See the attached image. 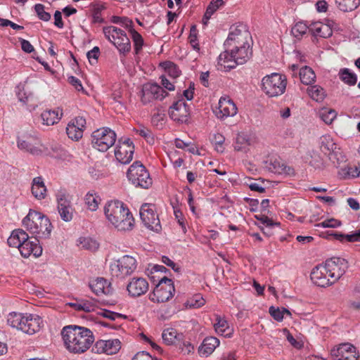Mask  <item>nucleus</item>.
Here are the masks:
<instances>
[{"instance_id": "obj_20", "label": "nucleus", "mask_w": 360, "mask_h": 360, "mask_svg": "<svg viewBox=\"0 0 360 360\" xmlns=\"http://www.w3.org/2000/svg\"><path fill=\"white\" fill-rule=\"evenodd\" d=\"M147 280L142 277H133L127 285V290L129 296L138 297L144 295L148 290Z\"/></svg>"}, {"instance_id": "obj_49", "label": "nucleus", "mask_w": 360, "mask_h": 360, "mask_svg": "<svg viewBox=\"0 0 360 360\" xmlns=\"http://www.w3.org/2000/svg\"><path fill=\"white\" fill-rule=\"evenodd\" d=\"M319 117L327 124H330L335 120L337 113L334 110L323 108L319 112Z\"/></svg>"}, {"instance_id": "obj_48", "label": "nucleus", "mask_w": 360, "mask_h": 360, "mask_svg": "<svg viewBox=\"0 0 360 360\" xmlns=\"http://www.w3.org/2000/svg\"><path fill=\"white\" fill-rule=\"evenodd\" d=\"M354 346L350 343H343L338 346V348L331 350V356L335 359L344 356V354L349 351L353 350Z\"/></svg>"}, {"instance_id": "obj_47", "label": "nucleus", "mask_w": 360, "mask_h": 360, "mask_svg": "<svg viewBox=\"0 0 360 360\" xmlns=\"http://www.w3.org/2000/svg\"><path fill=\"white\" fill-rule=\"evenodd\" d=\"M131 39L134 43V52L136 55L139 54L144 44L142 36L134 29H131Z\"/></svg>"}, {"instance_id": "obj_64", "label": "nucleus", "mask_w": 360, "mask_h": 360, "mask_svg": "<svg viewBox=\"0 0 360 360\" xmlns=\"http://www.w3.org/2000/svg\"><path fill=\"white\" fill-rule=\"evenodd\" d=\"M358 353L356 352V347L353 350L349 351L344 354V356L335 359V360H358Z\"/></svg>"}, {"instance_id": "obj_37", "label": "nucleus", "mask_w": 360, "mask_h": 360, "mask_svg": "<svg viewBox=\"0 0 360 360\" xmlns=\"http://www.w3.org/2000/svg\"><path fill=\"white\" fill-rule=\"evenodd\" d=\"M338 76L340 79L349 86H354L357 82V75L349 68H341L339 70Z\"/></svg>"}, {"instance_id": "obj_32", "label": "nucleus", "mask_w": 360, "mask_h": 360, "mask_svg": "<svg viewBox=\"0 0 360 360\" xmlns=\"http://www.w3.org/2000/svg\"><path fill=\"white\" fill-rule=\"evenodd\" d=\"M27 238L28 235L25 231L22 229H15L12 231L11 236L7 240V243L10 247L17 248L19 249Z\"/></svg>"}, {"instance_id": "obj_18", "label": "nucleus", "mask_w": 360, "mask_h": 360, "mask_svg": "<svg viewBox=\"0 0 360 360\" xmlns=\"http://www.w3.org/2000/svg\"><path fill=\"white\" fill-rule=\"evenodd\" d=\"M311 280L312 282L320 287L326 288L333 284L331 281V277L324 264H319L314 267L311 273Z\"/></svg>"}, {"instance_id": "obj_21", "label": "nucleus", "mask_w": 360, "mask_h": 360, "mask_svg": "<svg viewBox=\"0 0 360 360\" xmlns=\"http://www.w3.org/2000/svg\"><path fill=\"white\" fill-rule=\"evenodd\" d=\"M86 127V120L78 116L72 120L66 127V132L70 139L77 141L83 136V131Z\"/></svg>"}, {"instance_id": "obj_63", "label": "nucleus", "mask_w": 360, "mask_h": 360, "mask_svg": "<svg viewBox=\"0 0 360 360\" xmlns=\"http://www.w3.org/2000/svg\"><path fill=\"white\" fill-rule=\"evenodd\" d=\"M99 53L100 51L98 46H94L91 50L87 52L86 56L91 64L96 63L99 56Z\"/></svg>"}, {"instance_id": "obj_36", "label": "nucleus", "mask_w": 360, "mask_h": 360, "mask_svg": "<svg viewBox=\"0 0 360 360\" xmlns=\"http://www.w3.org/2000/svg\"><path fill=\"white\" fill-rule=\"evenodd\" d=\"M38 231L35 237L39 238H48L51 232V224L48 217L44 215L41 221L39 223Z\"/></svg>"}, {"instance_id": "obj_2", "label": "nucleus", "mask_w": 360, "mask_h": 360, "mask_svg": "<svg viewBox=\"0 0 360 360\" xmlns=\"http://www.w3.org/2000/svg\"><path fill=\"white\" fill-rule=\"evenodd\" d=\"M104 214L107 220L118 231H129L134 226V217L121 201H108L104 206Z\"/></svg>"}, {"instance_id": "obj_41", "label": "nucleus", "mask_w": 360, "mask_h": 360, "mask_svg": "<svg viewBox=\"0 0 360 360\" xmlns=\"http://www.w3.org/2000/svg\"><path fill=\"white\" fill-rule=\"evenodd\" d=\"M339 176L342 179H349L360 176V169L356 166L347 165L338 171Z\"/></svg>"}, {"instance_id": "obj_40", "label": "nucleus", "mask_w": 360, "mask_h": 360, "mask_svg": "<svg viewBox=\"0 0 360 360\" xmlns=\"http://www.w3.org/2000/svg\"><path fill=\"white\" fill-rule=\"evenodd\" d=\"M85 204L91 211H96L101 202L100 196L94 191H89L85 195Z\"/></svg>"}, {"instance_id": "obj_9", "label": "nucleus", "mask_w": 360, "mask_h": 360, "mask_svg": "<svg viewBox=\"0 0 360 360\" xmlns=\"http://www.w3.org/2000/svg\"><path fill=\"white\" fill-rule=\"evenodd\" d=\"M251 39L250 32L244 27H231V32L224 41L225 51H233L236 49L250 46L249 40Z\"/></svg>"}, {"instance_id": "obj_13", "label": "nucleus", "mask_w": 360, "mask_h": 360, "mask_svg": "<svg viewBox=\"0 0 360 360\" xmlns=\"http://www.w3.org/2000/svg\"><path fill=\"white\" fill-rule=\"evenodd\" d=\"M324 264L331 277V281L335 283L347 271L348 263L341 257H332L327 259Z\"/></svg>"}, {"instance_id": "obj_31", "label": "nucleus", "mask_w": 360, "mask_h": 360, "mask_svg": "<svg viewBox=\"0 0 360 360\" xmlns=\"http://www.w3.org/2000/svg\"><path fill=\"white\" fill-rule=\"evenodd\" d=\"M214 327L217 333L224 337H231L233 333V329L229 326L228 321L224 317L216 315Z\"/></svg>"}, {"instance_id": "obj_28", "label": "nucleus", "mask_w": 360, "mask_h": 360, "mask_svg": "<svg viewBox=\"0 0 360 360\" xmlns=\"http://www.w3.org/2000/svg\"><path fill=\"white\" fill-rule=\"evenodd\" d=\"M162 338L166 345H173L179 344L184 340V335L173 328H167L162 331Z\"/></svg>"}, {"instance_id": "obj_24", "label": "nucleus", "mask_w": 360, "mask_h": 360, "mask_svg": "<svg viewBox=\"0 0 360 360\" xmlns=\"http://www.w3.org/2000/svg\"><path fill=\"white\" fill-rule=\"evenodd\" d=\"M43 217L44 214L41 212L30 210L27 215L22 219V225L31 233L36 235Z\"/></svg>"}, {"instance_id": "obj_35", "label": "nucleus", "mask_w": 360, "mask_h": 360, "mask_svg": "<svg viewBox=\"0 0 360 360\" xmlns=\"http://www.w3.org/2000/svg\"><path fill=\"white\" fill-rule=\"evenodd\" d=\"M309 31L314 35L323 38H327L332 34V30L328 25L319 22L313 23L309 28Z\"/></svg>"}, {"instance_id": "obj_38", "label": "nucleus", "mask_w": 360, "mask_h": 360, "mask_svg": "<svg viewBox=\"0 0 360 360\" xmlns=\"http://www.w3.org/2000/svg\"><path fill=\"white\" fill-rule=\"evenodd\" d=\"M103 32L105 38L113 44L120 35H122L125 32L113 25L106 26L103 28Z\"/></svg>"}, {"instance_id": "obj_58", "label": "nucleus", "mask_w": 360, "mask_h": 360, "mask_svg": "<svg viewBox=\"0 0 360 360\" xmlns=\"http://www.w3.org/2000/svg\"><path fill=\"white\" fill-rule=\"evenodd\" d=\"M341 225L340 221L334 218H330L324 220L323 221L319 223L316 225L317 227L321 228H336Z\"/></svg>"}, {"instance_id": "obj_15", "label": "nucleus", "mask_w": 360, "mask_h": 360, "mask_svg": "<svg viewBox=\"0 0 360 360\" xmlns=\"http://www.w3.org/2000/svg\"><path fill=\"white\" fill-rule=\"evenodd\" d=\"M167 96V93L157 84H145L141 91V100L143 104H147L155 99L162 100Z\"/></svg>"}, {"instance_id": "obj_25", "label": "nucleus", "mask_w": 360, "mask_h": 360, "mask_svg": "<svg viewBox=\"0 0 360 360\" xmlns=\"http://www.w3.org/2000/svg\"><path fill=\"white\" fill-rule=\"evenodd\" d=\"M17 89L18 100L25 105L30 111L35 110L39 103L37 98L31 92H27L23 85L18 86Z\"/></svg>"}, {"instance_id": "obj_19", "label": "nucleus", "mask_w": 360, "mask_h": 360, "mask_svg": "<svg viewBox=\"0 0 360 360\" xmlns=\"http://www.w3.org/2000/svg\"><path fill=\"white\" fill-rule=\"evenodd\" d=\"M170 117L178 122H186L189 115L188 105L184 99H179L176 101L169 110Z\"/></svg>"}, {"instance_id": "obj_17", "label": "nucleus", "mask_w": 360, "mask_h": 360, "mask_svg": "<svg viewBox=\"0 0 360 360\" xmlns=\"http://www.w3.org/2000/svg\"><path fill=\"white\" fill-rule=\"evenodd\" d=\"M218 105L214 113L219 119L223 120L228 117H233L237 113V107L229 96L221 97Z\"/></svg>"}, {"instance_id": "obj_34", "label": "nucleus", "mask_w": 360, "mask_h": 360, "mask_svg": "<svg viewBox=\"0 0 360 360\" xmlns=\"http://www.w3.org/2000/svg\"><path fill=\"white\" fill-rule=\"evenodd\" d=\"M112 44L117 48L120 54L123 56H126L129 53L131 49L130 40L126 32L122 35H120Z\"/></svg>"}, {"instance_id": "obj_3", "label": "nucleus", "mask_w": 360, "mask_h": 360, "mask_svg": "<svg viewBox=\"0 0 360 360\" xmlns=\"http://www.w3.org/2000/svg\"><path fill=\"white\" fill-rule=\"evenodd\" d=\"M7 323L28 335H33L43 326L42 319L37 314L11 312L8 315Z\"/></svg>"}, {"instance_id": "obj_42", "label": "nucleus", "mask_w": 360, "mask_h": 360, "mask_svg": "<svg viewBox=\"0 0 360 360\" xmlns=\"http://www.w3.org/2000/svg\"><path fill=\"white\" fill-rule=\"evenodd\" d=\"M338 8L343 12L355 10L360 4V0H335Z\"/></svg>"}, {"instance_id": "obj_8", "label": "nucleus", "mask_w": 360, "mask_h": 360, "mask_svg": "<svg viewBox=\"0 0 360 360\" xmlns=\"http://www.w3.org/2000/svg\"><path fill=\"white\" fill-rule=\"evenodd\" d=\"M115 132L108 127L94 131L91 135V143L94 148L101 152L107 151L116 141Z\"/></svg>"}, {"instance_id": "obj_55", "label": "nucleus", "mask_w": 360, "mask_h": 360, "mask_svg": "<svg viewBox=\"0 0 360 360\" xmlns=\"http://www.w3.org/2000/svg\"><path fill=\"white\" fill-rule=\"evenodd\" d=\"M79 243L82 245V248L91 251L97 250L99 246L98 243L96 240L90 238H80Z\"/></svg>"}, {"instance_id": "obj_33", "label": "nucleus", "mask_w": 360, "mask_h": 360, "mask_svg": "<svg viewBox=\"0 0 360 360\" xmlns=\"http://www.w3.org/2000/svg\"><path fill=\"white\" fill-rule=\"evenodd\" d=\"M219 345L218 338L213 336L207 337L199 347V353L206 356L210 355Z\"/></svg>"}, {"instance_id": "obj_22", "label": "nucleus", "mask_w": 360, "mask_h": 360, "mask_svg": "<svg viewBox=\"0 0 360 360\" xmlns=\"http://www.w3.org/2000/svg\"><path fill=\"white\" fill-rule=\"evenodd\" d=\"M264 167L269 172L277 174H291L293 169L287 166L282 160L271 157L264 162Z\"/></svg>"}, {"instance_id": "obj_4", "label": "nucleus", "mask_w": 360, "mask_h": 360, "mask_svg": "<svg viewBox=\"0 0 360 360\" xmlns=\"http://www.w3.org/2000/svg\"><path fill=\"white\" fill-rule=\"evenodd\" d=\"M252 56L250 46L236 49L233 51H224L218 57V64L224 69L231 70L238 65L245 63Z\"/></svg>"}, {"instance_id": "obj_27", "label": "nucleus", "mask_w": 360, "mask_h": 360, "mask_svg": "<svg viewBox=\"0 0 360 360\" xmlns=\"http://www.w3.org/2000/svg\"><path fill=\"white\" fill-rule=\"evenodd\" d=\"M89 286L92 291L98 296L101 295H108L112 292L110 284L103 278H97L92 281Z\"/></svg>"}, {"instance_id": "obj_54", "label": "nucleus", "mask_w": 360, "mask_h": 360, "mask_svg": "<svg viewBox=\"0 0 360 360\" xmlns=\"http://www.w3.org/2000/svg\"><path fill=\"white\" fill-rule=\"evenodd\" d=\"M97 314L111 321H115L117 319L125 318V316L122 314L114 312L105 309H99L98 311H97Z\"/></svg>"}, {"instance_id": "obj_1", "label": "nucleus", "mask_w": 360, "mask_h": 360, "mask_svg": "<svg viewBox=\"0 0 360 360\" xmlns=\"http://www.w3.org/2000/svg\"><path fill=\"white\" fill-rule=\"evenodd\" d=\"M61 335L65 348L73 354L85 352L94 342L93 333L89 328L75 325L65 326Z\"/></svg>"}, {"instance_id": "obj_53", "label": "nucleus", "mask_w": 360, "mask_h": 360, "mask_svg": "<svg viewBox=\"0 0 360 360\" xmlns=\"http://www.w3.org/2000/svg\"><path fill=\"white\" fill-rule=\"evenodd\" d=\"M136 133L145 139V140L150 145L155 143V136L150 129L141 127L136 129Z\"/></svg>"}, {"instance_id": "obj_62", "label": "nucleus", "mask_w": 360, "mask_h": 360, "mask_svg": "<svg viewBox=\"0 0 360 360\" xmlns=\"http://www.w3.org/2000/svg\"><path fill=\"white\" fill-rule=\"evenodd\" d=\"M178 345H179L181 352L184 354H188L194 351L193 345L190 342L186 341L184 339Z\"/></svg>"}, {"instance_id": "obj_26", "label": "nucleus", "mask_w": 360, "mask_h": 360, "mask_svg": "<svg viewBox=\"0 0 360 360\" xmlns=\"http://www.w3.org/2000/svg\"><path fill=\"white\" fill-rule=\"evenodd\" d=\"M96 347L98 352L114 354L121 348V342L118 339L101 340L96 342Z\"/></svg>"}, {"instance_id": "obj_11", "label": "nucleus", "mask_w": 360, "mask_h": 360, "mask_svg": "<svg viewBox=\"0 0 360 360\" xmlns=\"http://www.w3.org/2000/svg\"><path fill=\"white\" fill-rule=\"evenodd\" d=\"M17 146L20 150L35 156L41 155L46 151V148L41 141L32 135H22L18 137Z\"/></svg>"}, {"instance_id": "obj_50", "label": "nucleus", "mask_w": 360, "mask_h": 360, "mask_svg": "<svg viewBox=\"0 0 360 360\" xmlns=\"http://www.w3.org/2000/svg\"><path fill=\"white\" fill-rule=\"evenodd\" d=\"M309 27L304 22H298L294 25L291 29L292 34L296 38H300L306 34L307 30H309Z\"/></svg>"}, {"instance_id": "obj_59", "label": "nucleus", "mask_w": 360, "mask_h": 360, "mask_svg": "<svg viewBox=\"0 0 360 360\" xmlns=\"http://www.w3.org/2000/svg\"><path fill=\"white\" fill-rule=\"evenodd\" d=\"M243 145H250L249 139L246 135H238L236 139V143L234 146L235 150H243L245 148V146Z\"/></svg>"}, {"instance_id": "obj_10", "label": "nucleus", "mask_w": 360, "mask_h": 360, "mask_svg": "<svg viewBox=\"0 0 360 360\" xmlns=\"http://www.w3.org/2000/svg\"><path fill=\"white\" fill-rule=\"evenodd\" d=\"M174 291L172 281L164 276L154 288L153 293L150 295V300L158 303L167 302L173 297Z\"/></svg>"}, {"instance_id": "obj_60", "label": "nucleus", "mask_w": 360, "mask_h": 360, "mask_svg": "<svg viewBox=\"0 0 360 360\" xmlns=\"http://www.w3.org/2000/svg\"><path fill=\"white\" fill-rule=\"evenodd\" d=\"M173 208H174V213L175 219H176L179 225L181 226L183 232L184 233H186L187 231V229H186V221H185L184 215L180 210H177L174 206H173Z\"/></svg>"}, {"instance_id": "obj_30", "label": "nucleus", "mask_w": 360, "mask_h": 360, "mask_svg": "<svg viewBox=\"0 0 360 360\" xmlns=\"http://www.w3.org/2000/svg\"><path fill=\"white\" fill-rule=\"evenodd\" d=\"M62 115V110L58 108L53 110H46L44 111L41 115V117L44 124L50 126L58 123L61 119Z\"/></svg>"}, {"instance_id": "obj_57", "label": "nucleus", "mask_w": 360, "mask_h": 360, "mask_svg": "<svg viewBox=\"0 0 360 360\" xmlns=\"http://www.w3.org/2000/svg\"><path fill=\"white\" fill-rule=\"evenodd\" d=\"M188 39L193 49L197 51H199L200 47L197 39V30L195 25H193L191 27Z\"/></svg>"}, {"instance_id": "obj_44", "label": "nucleus", "mask_w": 360, "mask_h": 360, "mask_svg": "<svg viewBox=\"0 0 360 360\" xmlns=\"http://www.w3.org/2000/svg\"><path fill=\"white\" fill-rule=\"evenodd\" d=\"M307 92L309 96L317 102L322 101L326 97V92L324 89L318 85H314L307 89Z\"/></svg>"}, {"instance_id": "obj_16", "label": "nucleus", "mask_w": 360, "mask_h": 360, "mask_svg": "<svg viewBox=\"0 0 360 360\" xmlns=\"http://www.w3.org/2000/svg\"><path fill=\"white\" fill-rule=\"evenodd\" d=\"M56 200L58 211L60 218L64 221H70L73 218L74 208L70 201L68 199L66 193L63 191H59L56 194Z\"/></svg>"}, {"instance_id": "obj_12", "label": "nucleus", "mask_w": 360, "mask_h": 360, "mask_svg": "<svg viewBox=\"0 0 360 360\" xmlns=\"http://www.w3.org/2000/svg\"><path fill=\"white\" fill-rule=\"evenodd\" d=\"M140 217L147 228L156 232L161 230L160 221L155 213V205L148 203L143 205L140 209Z\"/></svg>"}, {"instance_id": "obj_52", "label": "nucleus", "mask_w": 360, "mask_h": 360, "mask_svg": "<svg viewBox=\"0 0 360 360\" xmlns=\"http://www.w3.org/2000/svg\"><path fill=\"white\" fill-rule=\"evenodd\" d=\"M105 9L103 4H95L92 5V18L93 22L95 23H100L103 21L101 16V12Z\"/></svg>"}, {"instance_id": "obj_29", "label": "nucleus", "mask_w": 360, "mask_h": 360, "mask_svg": "<svg viewBox=\"0 0 360 360\" xmlns=\"http://www.w3.org/2000/svg\"><path fill=\"white\" fill-rule=\"evenodd\" d=\"M31 191L33 196L37 200L46 198L47 190L42 177L37 176L32 179Z\"/></svg>"}, {"instance_id": "obj_46", "label": "nucleus", "mask_w": 360, "mask_h": 360, "mask_svg": "<svg viewBox=\"0 0 360 360\" xmlns=\"http://www.w3.org/2000/svg\"><path fill=\"white\" fill-rule=\"evenodd\" d=\"M328 156L330 160L336 167H340L342 163L345 162L347 160L346 156L339 147L329 153Z\"/></svg>"}, {"instance_id": "obj_56", "label": "nucleus", "mask_w": 360, "mask_h": 360, "mask_svg": "<svg viewBox=\"0 0 360 360\" xmlns=\"http://www.w3.org/2000/svg\"><path fill=\"white\" fill-rule=\"evenodd\" d=\"M44 8V6L41 4H37L34 6V11L38 18L43 21L47 22L51 19V14L45 11Z\"/></svg>"}, {"instance_id": "obj_51", "label": "nucleus", "mask_w": 360, "mask_h": 360, "mask_svg": "<svg viewBox=\"0 0 360 360\" xmlns=\"http://www.w3.org/2000/svg\"><path fill=\"white\" fill-rule=\"evenodd\" d=\"M163 67L168 75L173 79L178 77L181 74V71L178 66L171 61L164 63Z\"/></svg>"}, {"instance_id": "obj_23", "label": "nucleus", "mask_w": 360, "mask_h": 360, "mask_svg": "<svg viewBox=\"0 0 360 360\" xmlns=\"http://www.w3.org/2000/svg\"><path fill=\"white\" fill-rule=\"evenodd\" d=\"M18 250L21 255L25 258H27L32 255L35 257H38L42 254V248L39 243V239L36 237L33 240H30L28 238Z\"/></svg>"}, {"instance_id": "obj_5", "label": "nucleus", "mask_w": 360, "mask_h": 360, "mask_svg": "<svg viewBox=\"0 0 360 360\" xmlns=\"http://www.w3.org/2000/svg\"><path fill=\"white\" fill-rule=\"evenodd\" d=\"M286 84L285 77L278 73H272L264 77L262 79V89L270 97L283 94Z\"/></svg>"}, {"instance_id": "obj_7", "label": "nucleus", "mask_w": 360, "mask_h": 360, "mask_svg": "<svg viewBox=\"0 0 360 360\" xmlns=\"http://www.w3.org/2000/svg\"><path fill=\"white\" fill-rule=\"evenodd\" d=\"M127 176L129 181L136 187L148 188L152 185V179L148 172L139 162H135L129 167Z\"/></svg>"}, {"instance_id": "obj_14", "label": "nucleus", "mask_w": 360, "mask_h": 360, "mask_svg": "<svg viewBox=\"0 0 360 360\" xmlns=\"http://www.w3.org/2000/svg\"><path fill=\"white\" fill-rule=\"evenodd\" d=\"M134 153V146L129 139L120 140L115 148V156L122 164L129 163L133 159Z\"/></svg>"}, {"instance_id": "obj_61", "label": "nucleus", "mask_w": 360, "mask_h": 360, "mask_svg": "<svg viewBox=\"0 0 360 360\" xmlns=\"http://www.w3.org/2000/svg\"><path fill=\"white\" fill-rule=\"evenodd\" d=\"M82 304V311L86 312L94 311L97 309L95 302L91 300H81Z\"/></svg>"}, {"instance_id": "obj_6", "label": "nucleus", "mask_w": 360, "mask_h": 360, "mask_svg": "<svg viewBox=\"0 0 360 360\" xmlns=\"http://www.w3.org/2000/svg\"><path fill=\"white\" fill-rule=\"evenodd\" d=\"M137 264L134 257L124 255L110 265V274L117 279H124L131 275L136 269Z\"/></svg>"}, {"instance_id": "obj_45", "label": "nucleus", "mask_w": 360, "mask_h": 360, "mask_svg": "<svg viewBox=\"0 0 360 360\" xmlns=\"http://www.w3.org/2000/svg\"><path fill=\"white\" fill-rule=\"evenodd\" d=\"M224 4L223 0H212V1L208 5L206 12L204 15L202 21L205 25H206L209 20V19L211 18L212 14L219 8L221 6H222Z\"/></svg>"}, {"instance_id": "obj_43", "label": "nucleus", "mask_w": 360, "mask_h": 360, "mask_svg": "<svg viewBox=\"0 0 360 360\" xmlns=\"http://www.w3.org/2000/svg\"><path fill=\"white\" fill-rule=\"evenodd\" d=\"M300 78L304 84L309 85L315 81L316 75L311 68L305 66L300 70Z\"/></svg>"}, {"instance_id": "obj_39", "label": "nucleus", "mask_w": 360, "mask_h": 360, "mask_svg": "<svg viewBox=\"0 0 360 360\" xmlns=\"http://www.w3.org/2000/svg\"><path fill=\"white\" fill-rule=\"evenodd\" d=\"M319 143L321 149L326 153H328L329 154L338 148L332 136L328 134L323 135L320 138Z\"/></svg>"}]
</instances>
